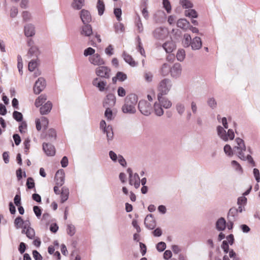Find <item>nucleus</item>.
<instances>
[{"instance_id": "f704fd0d", "label": "nucleus", "mask_w": 260, "mask_h": 260, "mask_svg": "<svg viewBox=\"0 0 260 260\" xmlns=\"http://www.w3.org/2000/svg\"><path fill=\"white\" fill-rule=\"evenodd\" d=\"M39 54V51L38 47L36 46H34L30 47L29 49L27 55L29 57L32 56L37 57Z\"/></svg>"}, {"instance_id": "de8ad7c7", "label": "nucleus", "mask_w": 260, "mask_h": 260, "mask_svg": "<svg viewBox=\"0 0 260 260\" xmlns=\"http://www.w3.org/2000/svg\"><path fill=\"white\" fill-rule=\"evenodd\" d=\"M208 105L212 109L217 107V102L214 98H209L207 100Z\"/></svg>"}, {"instance_id": "8fccbe9b", "label": "nucleus", "mask_w": 260, "mask_h": 260, "mask_svg": "<svg viewBox=\"0 0 260 260\" xmlns=\"http://www.w3.org/2000/svg\"><path fill=\"white\" fill-rule=\"evenodd\" d=\"M176 110L180 115H182L185 111V105L181 103H177L176 106Z\"/></svg>"}, {"instance_id": "2f4dec72", "label": "nucleus", "mask_w": 260, "mask_h": 260, "mask_svg": "<svg viewBox=\"0 0 260 260\" xmlns=\"http://www.w3.org/2000/svg\"><path fill=\"white\" fill-rule=\"evenodd\" d=\"M69 189L66 187H63L61 189V202L62 203H64L65 201H66L69 198Z\"/></svg>"}, {"instance_id": "4468645a", "label": "nucleus", "mask_w": 260, "mask_h": 260, "mask_svg": "<svg viewBox=\"0 0 260 260\" xmlns=\"http://www.w3.org/2000/svg\"><path fill=\"white\" fill-rule=\"evenodd\" d=\"M92 85L98 88L100 91H104L107 89V82L99 78H95L93 80Z\"/></svg>"}, {"instance_id": "aec40b11", "label": "nucleus", "mask_w": 260, "mask_h": 260, "mask_svg": "<svg viewBox=\"0 0 260 260\" xmlns=\"http://www.w3.org/2000/svg\"><path fill=\"white\" fill-rule=\"evenodd\" d=\"M80 18L84 24L88 23L91 20L90 13L85 10H82L80 12Z\"/></svg>"}, {"instance_id": "1a4fd4ad", "label": "nucleus", "mask_w": 260, "mask_h": 260, "mask_svg": "<svg viewBox=\"0 0 260 260\" xmlns=\"http://www.w3.org/2000/svg\"><path fill=\"white\" fill-rule=\"evenodd\" d=\"M46 87V82L44 78H39L36 81L33 89L35 94H38L42 92Z\"/></svg>"}, {"instance_id": "473e14b6", "label": "nucleus", "mask_w": 260, "mask_h": 260, "mask_svg": "<svg viewBox=\"0 0 260 260\" xmlns=\"http://www.w3.org/2000/svg\"><path fill=\"white\" fill-rule=\"evenodd\" d=\"M171 68L170 66L168 63H164L160 69V74L164 76H167L171 72Z\"/></svg>"}, {"instance_id": "680f3d73", "label": "nucleus", "mask_w": 260, "mask_h": 260, "mask_svg": "<svg viewBox=\"0 0 260 260\" xmlns=\"http://www.w3.org/2000/svg\"><path fill=\"white\" fill-rule=\"evenodd\" d=\"M114 13L118 21L121 20V16L122 14L121 10L120 8H116L114 10Z\"/></svg>"}, {"instance_id": "6e6d98bb", "label": "nucleus", "mask_w": 260, "mask_h": 260, "mask_svg": "<svg viewBox=\"0 0 260 260\" xmlns=\"http://www.w3.org/2000/svg\"><path fill=\"white\" fill-rule=\"evenodd\" d=\"M166 248V244L164 242H160L156 245V249L159 252L163 251Z\"/></svg>"}, {"instance_id": "338daca9", "label": "nucleus", "mask_w": 260, "mask_h": 260, "mask_svg": "<svg viewBox=\"0 0 260 260\" xmlns=\"http://www.w3.org/2000/svg\"><path fill=\"white\" fill-rule=\"evenodd\" d=\"M27 124L25 122H22L19 126V129L21 133H24L26 130Z\"/></svg>"}, {"instance_id": "58836bf2", "label": "nucleus", "mask_w": 260, "mask_h": 260, "mask_svg": "<svg viewBox=\"0 0 260 260\" xmlns=\"http://www.w3.org/2000/svg\"><path fill=\"white\" fill-rule=\"evenodd\" d=\"M223 151L225 154L230 157L233 156L235 154L233 148L229 144H226L223 147Z\"/></svg>"}, {"instance_id": "b1692460", "label": "nucleus", "mask_w": 260, "mask_h": 260, "mask_svg": "<svg viewBox=\"0 0 260 260\" xmlns=\"http://www.w3.org/2000/svg\"><path fill=\"white\" fill-rule=\"evenodd\" d=\"M162 47L166 52L171 53L175 49L176 46L174 43L170 40L164 43Z\"/></svg>"}, {"instance_id": "bb28decb", "label": "nucleus", "mask_w": 260, "mask_h": 260, "mask_svg": "<svg viewBox=\"0 0 260 260\" xmlns=\"http://www.w3.org/2000/svg\"><path fill=\"white\" fill-rule=\"evenodd\" d=\"M231 166L238 175H241L243 174L242 168L237 161L236 160H232L231 161Z\"/></svg>"}, {"instance_id": "72a5a7b5", "label": "nucleus", "mask_w": 260, "mask_h": 260, "mask_svg": "<svg viewBox=\"0 0 260 260\" xmlns=\"http://www.w3.org/2000/svg\"><path fill=\"white\" fill-rule=\"evenodd\" d=\"M192 39L190 35L185 34L183 35V39L182 40V44L184 47H188L190 46Z\"/></svg>"}, {"instance_id": "c85d7f7f", "label": "nucleus", "mask_w": 260, "mask_h": 260, "mask_svg": "<svg viewBox=\"0 0 260 260\" xmlns=\"http://www.w3.org/2000/svg\"><path fill=\"white\" fill-rule=\"evenodd\" d=\"M177 25L182 29H187L189 26V23L185 19H180L177 22Z\"/></svg>"}, {"instance_id": "7c9ffc66", "label": "nucleus", "mask_w": 260, "mask_h": 260, "mask_svg": "<svg viewBox=\"0 0 260 260\" xmlns=\"http://www.w3.org/2000/svg\"><path fill=\"white\" fill-rule=\"evenodd\" d=\"M104 116L108 121H111L114 119L115 113L113 112L111 108H107L106 109Z\"/></svg>"}, {"instance_id": "dca6fc26", "label": "nucleus", "mask_w": 260, "mask_h": 260, "mask_svg": "<svg viewBox=\"0 0 260 260\" xmlns=\"http://www.w3.org/2000/svg\"><path fill=\"white\" fill-rule=\"evenodd\" d=\"M154 37L158 39H164L168 35V31L167 29L165 28L159 27L154 31Z\"/></svg>"}, {"instance_id": "6e6552de", "label": "nucleus", "mask_w": 260, "mask_h": 260, "mask_svg": "<svg viewBox=\"0 0 260 260\" xmlns=\"http://www.w3.org/2000/svg\"><path fill=\"white\" fill-rule=\"evenodd\" d=\"M100 128L104 133L106 134L108 140L112 139L113 133L112 126L110 125H107L105 121L104 120H102L100 122Z\"/></svg>"}, {"instance_id": "a878e982", "label": "nucleus", "mask_w": 260, "mask_h": 260, "mask_svg": "<svg viewBox=\"0 0 260 260\" xmlns=\"http://www.w3.org/2000/svg\"><path fill=\"white\" fill-rule=\"evenodd\" d=\"M226 227V221L224 218H219L216 223V228L218 231H223Z\"/></svg>"}, {"instance_id": "412c9836", "label": "nucleus", "mask_w": 260, "mask_h": 260, "mask_svg": "<svg viewBox=\"0 0 260 260\" xmlns=\"http://www.w3.org/2000/svg\"><path fill=\"white\" fill-rule=\"evenodd\" d=\"M24 34L27 37H32L35 34V26L31 24H27L24 26Z\"/></svg>"}, {"instance_id": "ddd939ff", "label": "nucleus", "mask_w": 260, "mask_h": 260, "mask_svg": "<svg viewBox=\"0 0 260 260\" xmlns=\"http://www.w3.org/2000/svg\"><path fill=\"white\" fill-rule=\"evenodd\" d=\"M89 61L94 66H103L105 64L104 59L98 53H95L89 57Z\"/></svg>"}, {"instance_id": "69168bd1", "label": "nucleus", "mask_w": 260, "mask_h": 260, "mask_svg": "<svg viewBox=\"0 0 260 260\" xmlns=\"http://www.w3.org/2000/svg\"><path fill=\"white\" fill-rule=\"evenodd\" d=\"M22 17L25 21H29L31 18V15L29 12L24 11L22 13Z\"/></svg>"}, {"instance_id": "9d476101", "label": "nucleus", "mask_w": 260, "mask_h": 260, "mask_svg": "<svg viewBox=\"0 0 260 260\" xmlns=\"http://www.w3.org/2000/svg\"><path fill=\"white\" fill-rule=\"evenodd\" d=\"M182 74V66L179 63H176L171 68L170 75L173 78H179Z\"/></svg>"}, {"instance_id": "13d9d810", "label": "nucleus", "mask_w": 260, "mask_h": 260, "mask_svg": "<svg viewBox=\"0 0 260 260\" xmlns=\"http://www.w3.org/2000/svg\"><path fill=\"white\" fill-rule=\"evenodd\" d=\"M116 78L119 81H123L126 79L127 76L125 74L119 72L116 74Z\"/></svg>"}, {"instance_id": "37998d69", "label": "nucleus", "mask_w": 260, "mask_h": 260, "mask_svg": "<svg viewBox=\"0 0 260 260\" xmlns=\"http://www.w3.org/2000/svg\"><path fill=\"white\" fill-rule=\"evenodd\" d=\"M67 234L70 236H73L75 235L76 233V228L75 226L72 224H69L67 225Z\"/></svg>"}, {"instance_id": "f257e3e1", "label": "nucleus", "mask_w": 260, "mask_h": 260, "mask_svg": "<svg viewBox=\"0 0 260 260\" xmlns=\"http://www.w3.org/2000/svg\"><path fill=\"white\" fill-rule=\"evenodd\" d=\"M14 224L17 229L22 228V233L26 235L27 238L32 239L35 236L34 229L30 226L29 220H23L21 217H17L14 221Z\"/></svg>"}, {"instance_id": "393cba45", "label": "nucleus", "mask_w": 260, "mask_h": 260, "mask_svg": "<svg viewBox=\"0 0 260 260\" xmlns=\"http://www.w3.org/2000/svg\"><path fill=\"white\" fill-rule=\"evenodd\" d=\"M52 107V103L48 101L44 105H43L40 108V113L42 115H45L48 114L51 110Z\"/></svg>"}, {"instance_id": "f3484780", "label": "nucleus", "mask_w": 260, "mask_h": 260, "mask_svg": "<svg viewBox=\"0 0 260 260\" xmlns=\"http://www.w3.org/2000/svg\"><path fill=\"white\" fill-rule=\"evenodd\" d=\"M43 150L47 156H52L55 154V148L49 143H44L42 145Z\"/></svg>"}, {"instance_id": "f03ea898", "label": "nucleus", "mask_w": 260, "mask_h": 260, "mask_svg": "<svg viewBox=\"0 0 260 260\" xmlns=\"http://www.w3.org/2000/svg\"><path fill=\"white\" fill-rule=\"evenodd\" d=\"M221 122L223 127L221 126L217 127V133L218 136L223 141L228 142L229 140H233L235 138V134L233 129H228L226 131L225 129H228L229 126L227 122V119L225 117L221 118Z\"/></svg>"}, {"instance_id": "39448f33", "label": "nucleus", "mask_w": 260, "mask_h": 260, "mask_svg": "<svg viewBox=\"0 0 260 260\" xmlns=\"http://www.w3.org/2000/svg\"><path fill=\"white\" fill-rule=\"evenodd\" d=\"M172 82L169 79H164L161 80L158 85L157 89L159 91L158 94L166 95L168 94L172 87Z\"/></svg>"}, {"instance_id": "3c124183", "label": "nucleus", "mask_w": 260, "mask_h": 260, "mask_svg": "<svg viewBox=\"0 0 260 260\" xmlns=\"http://www.w3.org/2000/svg\"><path fill=\"white\" fill-rule=\"evenodd\" d=\"M115 31L116 33H121L124 30L123 25L121 23H117L115 24Z\"/></svg>"}, {"instance_id": "6ab92c4d", "label": "nucleus", "mask_w": 260, "mask_h": 260, "mask_svg": "<svg viewBox=\"0 0 260 260\" xmlns=\"http://www.w3.org/2000/svg\"><path fill=\"white\" fill-rule=\"evenodd\" d=\"M64 172L62 169L57 171L55 176L56 185L58 186H62L64 182Z\"/></svg>"}, {"instance_id": "7ed1b4c3", "label": "nucleus", "mask_w": 260, "mask_h": 260, "mask_svg": "<svg viewBox=\"0 0 260 260\" xmlns=\"http://www.w3.org/2000/svg\"><path fill=\"white\" fill-rule=\"evenodd\" d=\"M138 102V97L135 94H131L125 99L124 104L122 107L124 113L134 114L136 112V106Z\"/></svg>"}, {"instance_id": "20e7f679", "label": "nucleus", "mask_w": 260, "mask_h": 260, "mask_svg": "<svg viewBox=\"0 0 260 260\" xmlns=\"http://www.w3.org/2000/svg\"><path fill=\"white\" fill-rule=\"evenodd\" d=\"M234 152L240 159H244L247 153L246 148L244 141L239 138L235 139L233 146Z\"/></svg>"}, {"instance_id": "603ef678", "label": "nucleus", "mask_w": 260, "mask_h": 260, "mask_svg": "<svg viewBox=\"0 0 260 260\" xmlns=\"http://www.w3.org/2000/svg\"><path fill=\"white\" fill-rule=\"evenodd\" d=\"M95 50L94 49L91 47H88L84 50L83 54L85 56H91L95 54Z\"/></svg>"}, {"instance_id": "5701e85b", "label": "nucleus", "mask_w": 260, "mask_h": 260, "mask_svg": "<svg viewBox=\"0 0 260 260\" xmlns=\"http://www.w3.org/2000/svg\"><path fill=\"white\" fill-rule=\"evenodd\" d=\"M162 107V106L158 100L154 103L153 110L157 116H160L164 114V112Z\"/></svg>"}, {"instance_id": "4be33fe9", "label": "nucleus", "mask_w": 260, "mask_h": 260, "mask_svg": "<svg viewBox=\"0 0 260 260\" xmlns=\"http://www.w3.org/2000/svg\"><path fill=\"white\" fill-rule=\"evenodd\" d=\"M202 46V42L200 37H196L191 41L190 46L192 50H199Z\"/></svg>"}, {"instance_id": "bf43d9fd", "label": "nucleus", "mask_w": 260, "mask_h": 260, "mask_svg": "<svg viewBox=\"0 0 260 260\" xmlns=\"http://www.w3.org/2000/svg\"><path fill=\"white\" fill-rule=\"evenodd\" d=\"M13 116L14 118L18 121H20L22 119V114L18 111H14Z\"/></svg>"}, {"instance_id": "ea45409f", "label": "nucleus", "mask_w": 260, "mask_h": 260, "mask_svg": "<svg viewBox=\"0 0 260 260\" xmlns=\"http://www.w3.org/2000/svg\"><path fill=\"white\" fill-rule=\"evenodd\" d=\"M179 3L185 9H189L193 7L192 3L189 0H180Z\"/></svg>"}, {"instance_id": "c9c22d12", "label": "nucleus", "mask_w": 260, "mask_h": 260, "mask_svg": "<svg viewBox=\"0 0 260 260\" xmlns=\"http://www.w3.org/2000/svg\"><path fill=\"white\" fill-rule=\"evenodd\" d=\"M47 100L46 95L41 94L36 100L35 103V106L39 107L41 106Z\"/></svg>"}, {"instance_id": "c03bdc74", "label": "nucleus", "mask_w": 260, "mask_h": 260, "mask_svg": "<svg viewBox=\"0 0 260 260\" xmlns=\"http://www.w3.org/2000/svg\"><path fill=\"white\" fill-rule=\"evenodd\" d=\"M184 14L186 16L191 18H197L198 17L197 12L193 9H188L186 10Z\"/></svg>"}, {"instance_id": "9b49d317", "label": "nucleus", "mask_w": 260, "mask_h": 260, "mask_svg": "<svg viewBox=\"0 0 260 260\" xmlns=\"http://www.w3.org/2000/svg\"><path fill=\"white\" fill-rule=\"evenodd\" d=\"M116 103V98L113 94H109L103 101V106L105 109L114 107Z\"/></svg>"}, {"instance_id": "09e8293b", "label": "nucleus", "mask_w": 260, "mask_h": 260, "mask_svg": "<svg viewBox=\"0 0 260 260\" xmlns=\"http://www.w3.org/2000/svg\"><path fill=\"white\" fill-rule=\"evenodd\" d=\"M17 68L19 71V73L22 75L23 74L22 69H23V63H22V59L20 55H18L17 56Z\"/></svg>"}, {"instance_id": "e2e57ef3", "label": "nucleus", "mask_w": 260, "mask_h": 260, "mask_svg": "<svg viewBox=\"0 0 260 260\" xmlns=\"http://www.w3.org/2000/svg\"><path fill=\"white\" fill-rule=\"evenodd\" d=\"M26 185L29 189L33 188L35 187V183L33 179L29 177L27 180Z\"/></svg>"}, {"instance_id": "423d86ee", "label": "nucleus", "mask_w": 260, "mask_h": 260, "mask_svg": "<svg viewBox=\"0 0 260 260\" xmlns=\"http://www.w3.org/2000/svg\"><path fill=\"white\" fill-rule=\"evenodd\" d=\"M138 108L142 114L147 116L150 115L152 110L151 104L145 100H141L139 102Z\"/></svg>"}, {"instance_id": "a19ab883", "label": "nucleus", "mask_w": 260, "mask_h": 260, "mask_svg": "<svg viewBox=\"0 0 260 260\" xmlns=\"http://www.w3.org/2000/svg\"><path fill=\"white\" fill-rule=\"evenodd\" d=\"M84 0H74L72 6L74 9H80L84 5Z\"/></svg>"}, {"instance_id": "f8f14e48", "label": "nucleus", "mask_w": 260, "mask_h": 260, "mask_svg": "<svg viewBox=\"0 0 260 260\" xmlns=\"http://www.w3.org/2000/svg\"><path fill=\"white\" fill-rule=\"evenodd\" d=\"M110 70L106 67L100 66L95 69V74L98 76L109 78L110 77Z\"/></svg>"}, {"instance_id": "c756f323", "label": "nucleus", "mask_w": 260, "mask_h": 260, "mask_svg": "<svg viewBox=\"0 0 260 260\" xmlns=\"http://www.w3.org/2000/svg\"><path fill=\"white\" fill-rule=\"evenodd\" d=\"M92 33V28L90 25H85L82 27L81 34L85 36H90Z\"/></svg>"}, {"instance_id": "2eb2a0df", "label": "nucleus", "mask_w": 260, "mask_h": 260, "mask_svg": "<svg viewBox=\"0 0 260 260\" xmlns=\"http://www.w3.org/2000/svg\"><path fill=\"white\" fill-rule=\"evenodd\" d=\"M164 95L157 94V100L161 104L163 108L169 109L171 107L172 103L171 101L167 97L163 96Z\"/></svg>"}, {"instance_id": "a18cd8bd", "label": "nucleus", "mask_w": 260, "mask_h": 260, "mask_svg": "<svg viewBox=\"0 0 260 260\" xmlns=\"http://www.w3.org/2000/svg\"><path fill=\"white\" fill-rule=\"evenodd\" d=\"M38 65V62L37 59L32 60L29 63L28 65V70L30 72H32L37 67Z\"/></svg>"}, {"instance_id": "e433bc0d", "label": "nucleus", "mask_w": 260, "mask_h": 260, "mask_svg": "<svg viewBox=\"0 0 260 260\" xmlns=\"http://www.w3.org/2000/svg\"><path fill=\"white\" fill-rule=\"evenodd\" d=\"M96 8L98 9L99 15H102L105 11V4L103 1L98 0Z\"/></svg>"}, {"instance_id": "4d7b16f0", "label": "nucleus", "mask_w": 260, "mask_h": 260, "mask_svg": "<svg viewBox=\"0 0 260 260\" xmlns=\"http://www.w3.org/2000/svg\"><path fill=\"white\" fill-rule=\"evenodd\" d=\"M105 53L111 56L114 54V48L112 45H109L105 50Z\"/></svg>"}, {"instance_id": "49530a36", "label": "nucleus", "mask_w": 260, "mask_h": 260, "mask_svg": "<svg viewBox=\"0 0 260 260\" xmlns=\"http://www.w3.org/2000/svg\"><path fill=\"white\" fill-rule=\"evenodd\" d=\"M185 56V53L183 49H180L177 51L176 57L178 60L182 61L184 59Z\"/></svg>"}, {"instance_id": "5fc2aeb1", "label": "nucleus", "mask_w": 260, "mask_h": 260, "mask_svg": "<svg viewBox=\"0 0 260 260\" xmlns=\"http://www.w3.org/2000/svg\"><path fill=\"white\" fill-rule=\"evenodd\" d=\"M247 203V198L244 196H241L238 199L237 204L238 205L245 206Z\"/></svg>"}, {"instance_id": "0eeeda50", "label": "nucleus", "mask_w": 260, "mask_h": 260, "mask_svg": "<svg viewBox=\"0 0 260 260\" xmlns=\"http://www.w3.org/2000/svg\"><path fill=\"white\" fill-rule=\"evenodd\" d=\"M127 172L129 175V183L131 185H134L136 188L139 187L140 185V179L138 174L133 173L132 170L128 168Z\"/></svg>"}, {"instance_id": "4c0bfd02", "label": "nucleus", "mask_w": 260, "mask_h": 260, "mask_svg": "<svg viewBox=\"0 0 260 260\" xmlns=\"http://www.w3.org/2000/svg\"><path fill=\"white\" fill-rule=\"evenodd\" d=\"M56 136V132L53 129L48 130L46 134V139L49 141H52L55 139Z\"/></svg>"}, {"instance_id": "cd10ccee", "label": "nucleus", "mask_w": 260, "mask_h": 260, "mask_svg": "<svg viewBox=\"0 0 260 260\" xmlns=\"http://www.w3.org/2000/svg\"><path fill=\"white\" fill-rule=\"evenodd\" d=\"M123 57L124 60L132 67H135L137 65L136 62L133 60L132 57L129 54L123 52Z\"/></svg>"}, {"instance_id": "774afa93", "label": "nucleus", "mask_w": 260, "mask_h": 260, "mask_svg": "<svg viewBox=\"0 0 260 260\" xmlns=\"http://www.w3.org/2000/svg\"><path fill=\"white\" fill-rule=\"evenodd\" d=\"M33 257L35 260H42V255L37 251L34 250L32 251Z\"/></svg>"}, {"instance_id": "052dcab7", "label": "nucleus", "mask_w": 260, "mask_h": 260, "mask_svg": "<svg viewBox=\"0 0 260 260\" xmlns=\"http://www.w3.org/2000/svg\"><path fill=\"white\" fill-rule=\"evenodd\" d=\"M253 174L257 183H259L260 182V174L259 170L257 169L254 168L253 170Z\"/></svg>"}, {"instance_id": "864d4df0", "label": "nucleus", "mask_w": 260, "mask_h": 260, "mask_svg": "<svg viewBox=\"0 0 260 260\" xmlns=\"http://www.w3.org/2000/svg\"><path fill=\"white\" fill-rule=\"evenodd\" d=\"M162 5L164 8L166 9L168 13H170L171 11V6L169 0H163Z\"/></svg>"}, {"instance_id": "a211bd4d", "label": "nucleus", "mask_w": 260, "mask_h": 260, "mask_svg": "<svg viewBox=\"0 0 260 260\" xmlns=\"http://www.w3.org/2000/svg\"><path fill=\"white\" fill-rule=\"evenodd\" d=\"M144 224L146 228L152 230L156 226V221L152 214L147 215L144 220Z\"/></svg>"}, {"instance_id": "79ce46f5", "label": "nucleus", "mask_w": 260, "mask_h": 260, "mask_svg": "<svg viewBox=\"0 0 260 260\" xmlns=\"http://www.w3.org/2000/svg\"><path fill=\"white\" fill-rule=\"evenodd\" d=\"M145 81L147 83L152 82L153 79V74L150 72H146L143 75Z\"/></svg>"}, {"instance_id": "0e129e2a", "label": "nucleus", "mask_w": 260, "mask_h": 260, "mask_svg": "<svg viewBox=\"0 0 260 260\" xmlns=\"http://www.w3.org/2000/svg\"><path fill=\"white\" fill-rule=\"evenodd\" d=\"M30 141L29 139H27L25 140L24 142V151L26 154H27L28 150L30 147Z\"/></svg>"}]
</instances>
